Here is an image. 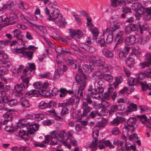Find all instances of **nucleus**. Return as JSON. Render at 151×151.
<instances>
[{
    "label": "nucleus",
    "mask_w": 151,
    "mask_h": 151,
    "mask_svg": "<svg viewBox=\"0 0 151 151\" xmlns=\"http://www.w3.org/2000/svg\"><path fill=\"white\" fill-rule=\"evenodd\" d=\"M59 137L62 139L60 140V142L63 144L65 146L67 147L69 149H70L71 147V145L68 142L67 139H64V138L66 136V133L64 131H62L60 133H59Z\"/></svg>",
    "instance_id": "1a4fd4ad"
},
{
    "label": "nucleus",
    "mask_w": 151,
    "mask_h": 151,
    "mask_svg": "<svg viewBox=\"0 0 151 151\" xmlns=\"http://www.w3.org/2000/svg\"><path fill=\"white\" fill-rule=\"evenodd\" d=\"M127 138L126 136L123 134L121 136L120 141L121 149L122 150H125V147L127 145Z\"/></svg>",
    "instance_id": "f3484780"
},
{
    "label": "nucleus",
    "mask_w": 151,
    "mask_h": 151,
    "mask_svg": "<svg viewBox=\"0 0 151 151\" xmlns=\"http://www.w3.org/2000/svg\"><path fill=\"white\" fill-rule=\"evenodd\" d=\"M23 121L22 120L21 123H19L18 126L20 124L22 125V127L26 126L27 130V134L33 135L39 129L40 126L38 124L35 123L34 119L27 120V123H23Z\"/></svg>",
    "instance_id": "20e7f679"
},
{
    "label": "nucleus",
    "mask_w": 151,
    "mask_h": 151,
    "mask_svg": "<svg viewBox=\"0 0 151 151\" xmlns=\"http://www.w3.org/2000/svg\"><path fill=\"white\" fill-rule=\"evenodd\" d=\"M111 132L113 134L115 135H118L121 132L119 129L117 127L114 128L112 130Z\"/></svg>",
    "instance_id": "69168bd1"
},
{
    "label": "nucleus",
    "mask_w": 151,
    "mask_h": 151,
    "mask_svg": "<svg viewBox=\"0 0 151 151\" xmlns=\"http://www.w3.org/2000/svg\"><path fill=\"white\" fill-rule=\"evenodd\" d=\"M14 2L12 1H11L10 3L8 4L3 5L5 9H7L9 11H13L12 7L14 5Z\"/></svg>",
    "instance_id": "58836bf2"
},
{
    "label": "nucleus",
    "mask_w": 151,
    "mask_h": 151,
    "mask_svg": "<svg viewBox=\"0 0 151 151\" xmlns=\"http://www.w3.org/2000/svg\"><path fill=\"white\" fill-rule=\"evenodd\" d=\"M145 77L147 78H151V69L148 68L146 69L144 72Z\"/></svg>",
    "instance_id": "0e129e2a"
},
{
    "label": "nucleus",
    "mask_w": 151,
    "mask_h": 151,
    "mask_svg": "<svg viewBox=\"0 0 151 151\" xmlns=\"http://www.w3.org/2000/svg\"><path fill=\"white\" fill-rule=\"evenodd\" d=\"M63 73V71L61 70L60 68H58V69L55 70L54 74V78L55 79H57L60 78V76Z\"/></svg>",
    "instance_id": "2f4dec72"
},
{
    "label": "nucleus",
    "mask_w": 151,
    "mask_h": 151,
    "mask_svg": "<svg viewBox=\"0 0 151 151\" xmlns=\"http://www.w3.org/2000/svg\"><path fill=\"white\" fill-rule=\"evenodd\" d=\"M106 80L109 82H111L113 80V77L110 74H105L104 78Z\"/></svg>",
    "instance_id": "4d7b16f0"
},
{
    "label": "nucleus",
    "mask_w": 151,
    "mask_h": 151,
    "mask_svg": "<svg viewBox=\"0 0 151 151\" xmlns=\"http://www.w3.org/2000/svg\"><path fill=\"white\" fill-rule=\"evenodd\" d=\"M27 48H16L14 49V50L16 52L21 53L23 55L25 50Z\"/></svg>",
    "instance_id": "09e8293b"
},
{
    "label": "nucleus",
    "mask_w": 151,
    "mask_h": 151,
    "mask_svg": "<svg viewBox=\"0 0 151 151\" xmlns=\"http://www.w3.org/2000/svg\"><path fill=\"white\" fill-rule=\"evenodd\" d=\"M45 117L44 115L43 114H37L35 116V119L37 121L42 120Z\"/></svg>",
    "instance_id": "49530a36"
},
{
    "label": "nucleus",
    "mask_w": 151,
    "mask_h": 151,
    "mask_svg": "<svg viewBox=\"0 0 151 151\" xmlns=\"http://www.w3.org/2000/svg\"><path fill=\"white\" fill-rule=\"evenodd\" d=\"M150 38L148 36H144L139 38L137 41L138 45H144L147 43L149 41Z\"/></svg>",
    "instance_id": "412c9836"
},
{
    "label": "nucleus",
    "mask_w": 151,
    "mask_h": 151,
    "mask_svg": "<svg viewBox=\"0 0 151 151\" xmlns=\"http://www.w3.org/2000/svg\"><path fill=\"white\" fill-rule=\"evenodd\" d=\"M25 132L24 130H21L18 132L19 136L25 141H27L29 140L30 134H27V130Z\"/></svg>",
    "instance_id": "a211bd4d"
},
{
    "label": "nucleus",
    "mask_w": 151,
    "mask_h": 151,
    "mask_svg": "<svg viewBox=\"0 0 151 151\" xmlns=\"http://www.w3.org/2000/svg\"><path fill=\"white\" fill-rule=\"evenodd\" d=\"M82 108L83 110L82 114H81L82 117L86 116L92 110V108L88 106V104L84 101L83 102Z\"/></svg>",
    "instance_id": "9d476101"
},
{
    "label": "nucleus",
    "mask_w": 151,
    "mask_h": 151,
    "mask_svg": "<svg viewBox=\"0 0 151 151\" xmlns=\"http://www.w3.org/2000/svg\"><path fill=\"white\" fill-rule=\"evenodd\" d=\"M29 77H24L22 76L21 77V79L22 80L23 83L25 85L26 88H27L28 86L29 83Z\"/></svg>",
    "instance_id": "e433bc0d"
},
{
    "label": "nucleus",
    "mask_w": 151,
    "mask_h": 151,
    "mask_svg": "<svg viewBox=\"0 0 151 151\" xmlns=\"http://www.w3.org/2000/svg\"><path fill=\"white\" fill-rule=\"evenodd\" d=\"M19 102L25 108L29 107L30 105L28 100L24 97L20 99Z\"/></svg>",
    "instance_id": "b1692460"
},
{
    "label": "nucleus",
    "mask_w": 151,
    "mask_h": 151,
    "mask_svg": "<svg viewBox=\"0 0 151 151\" xmlns=\"http://www.w3.org/2000/svg\"><path fill=\"white\" fill-rule=\"evenodd\" d=\"M79 101V99L77 98H70L66 102L63 103L62 104H60V106L63 105V106H67L68 105H74L75 103H77Z\"/></svg>",
    "instance_id": "dca6fc26"
},
{
    "label": "nucleus",
    "mask_w": 151,
    "mask_h": 151,
    "mask_svg": "<svg viewBox=\"0 0 151 151\" xmlns=\"http://www.w3.org/2000/svg\"><path fill=\"white\" fill-rule=\"evenodd\" d=\"M128 109L127 110L128 112H131L133 110L136 111L137 110V105L133 103L130 104L128 107Z\"/></svg>",
    "instance_id": "ea45409f"
},
{
    "label": "nucleus",
    "mask_w": 151,
    "mask_h": 151,
    "mask_svg": "<svg viewBox=\"0 0 151 151\" xmlns=\"http://www.w3.org/2000/svg\"><path fill=\"white\" fill-rule=\"evenodd\" d=\"M48 6L51 12V10H55V9H58L57 8L58 4L55 1L50 2L48 4Z\"/></svg>",
    "instance_id": "c85d7f7f"
},
{
    "label": "nucleus",
    "mask_w": 151,
    "mask_h": 151,
    "mask_svg": "<svg viewBox=\"0 0 151 151\" xmlns=\"http://www.w3.org/2000/svg\"><path fill=\"white\" fill-rule=\"evenodd\" d=\"M42 84L40 82H36L33 84V86L35 88L41 89L42 88Z\"/></svg>",
    "instance_id": "774afa93"
},
{
    "label": "nucleus",
    "mask_w": 151,
    "mask_h": 151,
    "mask_svg": "<svg viewBox=\"0 0 151 151\" xmlns=\"http://www.w3.org/2000/svg\"><path fill=\"white\" fill-rule=\"evenodd\" d=\"M91 30L93 36V38L96 39L99 34V31L96 28H91Z\"/></svg>",
    "instance_id": "4c0bfd02"
},
{
    "label": "nucleus",
    "mask_w": 151,
    "mask_h": 151,
    "mask_svg": "<svg viewBox=\"0 0 151 151\" xmlns=\"http://www.w3.org/2000/svg\"><path fill=\"white\" fill-rule=\"evenodd\" d=\"M91 42L90 40H87L85 43H80L79 45V46L81 48L85 50L86 47L87 45H90L91 44Z\"/></svg>",
    "instance_id": "79ce46f5"
},
{
    "label": "nucleus",
    "mask_w": 151,
    "mask_h": 151,
    "mask_svg": "<svg viewBox=\"0 0 151 151\" xmlns=\"http://www.w3.org/2000/svg\"><path fill=\"white\" fill-rule=\"evenodd\" d=\"M62 104L63 103L59 104L58 107V109L61 110L60 112V113L61 116H63L68 113V109L67 108V106H60V104Z\"/></svg>",
    "instance_id": "aec40b11"
},
{
    "label": "nucleus",
    "mask_w": 151,
    "mask_h": 151,
    "mask_svg": "<svg viewBox=\"0 0 151 151\" xmlns=\"http://www.w3.org/2000/svg\"><path fill=\"white\" fill-rule=\"evenodd\" d=\"M12 33L14 37L21 41L22 40V38L23 36L22 34L21 31L19 29H14L12 31Z\"/></svg>",
    "instance_id": "4be33fe9"
},
{
    "label": "nucleus",
    "mask_w": 151,
    "mask_h": 151,
    "mask_svg": "<svg viewBox=\"0 0 151 151\" xmlns=\"http://www.w3.org/2000/svg\"><path fill=\"white\" fill-rule=\"evenodd\" d=\"M137 117L139 118V120L143 124H145L147 123V118L145 115H142L141 116H138Z\"/></svg>",
    "instance_id": "c03bdc74"
},
{
    "label": "nucleus",
    "mask_w": 151,
    "mask_h": 151,
    "mask_svg": "<svg viewBox=\"0 0 151 151\" xmlns=\"http://www.w3.org/2000/svg\"><path fill=\"white\" fill-rule=\"evenodd\" d=\"M109 34L107 36L106 39V43H110L112 42L113 40V37L111 33Z\"/></svg>",
    "instance_id": "13d9d810"
},
{
    "label": "nucleus",
    "mask_w": 151,
    "mask_h": 151,
    "mask_svg": "<svg viewBox=\"0 0 151 151\" xmlns=\"http://www.w3.org/2000/svg\"><path fill=\"white\" fill-rule=\"evenodd\" d=\"M105 86L104 82L101 80L96 81L93 83V87L92 85H90L88 88V93L87 95L86 98L85 99L86 101L88 104H91L92 101L91 98L97 99L100 97V93L104 91Z\"/></svg>",
    "instance_id": "f257e3e1"
},
{
    "label": "nucleus",
    "mask_w": 151,
    "mask_h": 151,
    "mask_svg": "<svg viewBox=\"0 0 151 151\" xmlns=\"http://www.w3.org/2000/svg\"><path fill=\"white\" fill-rule=\"evenodd\" d=\"M141 85L143 90H146L147 89H151V83L149 85L146 83H141Z\"/></svg>",
    "instance_id": "a18cd8bd"
},
{
    "label": "nucleus",
    "mask_w": 151,
    "mask_h": 151,
    "mask_svg": "<svg viewBox=\"0 0 151 151\" xmlns=\"http://www.w3.org/2000/svg\"><path fill=\"white\" fill-rule=\"evenodd\" d=\"M151 65L150 63H149L147 61H145L142 63L140 64V66L141 68H145L149 67Z\"/></svg>",
    "instance_id": "6e6d98bb"
},
{
    "label": "nucleus",
    "mask_w": 151,
    "mask_h": 151,
    "mask_svg": "<svg viewBox=\"0 0 151 151\" xmlns=\"http://www.w3.org/2000/svg\"><path fill=\"white\" fill-rule=\"evenodd\" d=\"M38 90H33L29 91L28 92L26 93H25V95L31 97L33 96L37 97L38 96Z\"/></svg>",
    "instance_id": "cd10ccee"
},
{
    "label": "nucleus",
    "mask_w": 151,
    "mask_h": 151,
    "mask_svg": "<svg viewBox=\"0 0 151 151\" xmlns=\"http://www.w3.org/2000/svg\"><path fill=\"white\" fill-rule=\"evenodd\" d=\"M83 32L79 29L73 30L70 32V36H67L66 37L69 40H71L73 38H75V37L80 38L83 35Z\"/></svg>",
    "instance_id": "0eeeda50"
},
{
    "label": "nucleus",
    "mask_w": 151,
    "mask_h": 151,
    "mask_svg": "<svg viewBox=\"0 0 151 151\" xmlns=\"http://www.w3.org/2000/svg\"><path fill=\"white\" fill-rule=\"evenodd\" d=\"M105 59L103 57H100L96 61L97 69L99 70H101L104 73L109 71L111 66L110 65L105 64Z\"/></svg>",
    "instance_id": "39448f33"
},
{
    "label": "nucleus",
    "mask_w": 151,
    "mask_h": 151,
    "mask_svg": "<svg viewBox=\"0 0 151 151\" xmlns=\"http://www.w3.org/2000/svg\"><path fill=\"white\" fill-rule=\"evenodd\" d=\"M20 17L22 20L25 22H29L30 24H32V23L30 22L28 17L27 16H25L22 14L20 15Z\"/></svg>",
    "instance_id": "5fc2aeb1"
},
{
    "label": "nucleus",
    "mask_w": 151,
    "mask_h": 151,
    "mask_svg": "<svg viewBox=\"0 0 151 151\" xmlns=\"http://www.w3.org/2000/svg\"><path fill=\"white\" fill-rule=\"evenodd\" d=\"M122 119V117L120 116H117L116 118L111 122V124L113 125L117 126L120 123Z\"/></svg>",
    "instance_id": "c756f323"
},
{
    "label": "nucleus",
    "mask_w": 151,
    "mask_h": 151,
    "mask_svg": "<svg viewBox=\"0 0 151 151\" xmlns=\"http://www.w3.org/2000/svg\"><path fill=\"white\" fill-rule=\"evenodd\" d=\"M126 63L128 66L132 67L134 64V60L131 57H128L127 58Z\"/></svg>",
    "instance_id": "7c9ffc66"
},
{
    "label": "nucleus",
    "mask_w": 151,
    "mask_h": 151,
    "mask_svg": "<svg viewBox=\"0 0 151 151\" xmlns=\"http://www.w3.org/2000/svg\"><path fill=\"white\" fill-rule=\"evenodd\" d=\"M127 82L129 85H134L138 83V80L131 77L128 78Z\"/></svg>",
    "instance_id": "72a5a7b5"
},
{
    "label": "nucleus",
    "mask_w": 151,
    "mask_h": 151,
    "mask_svg": "<svg viewBox=\"0 0 151 151\" xmlns=\"http://www.w3.org/2000/svg\"><path fill=\"white\" fill-rule=\"evenodd\" d=\"M98 145L100 149H102L105 147L104 140L102 139L100 140L98 144Z\"/></svg>",
    "instance_id": "680f3d73"
},
{
    "label": "nucleus",
    "mask_w": 151,
    "mask_h": 151,
    "mask_svg": "<svg viewBox=\"0 0 151 151\" xmlns=\"http://www.w3.org/2000/svg\"><path fill=\"white\" fill-rule=\"evenodd\" d=\"M49 21H52L57 24L60 27H64L67 24L65 19L60 14L59 9H55V10H51L50 16L47 18Z\"/></svg>",
    "instance_id": "7ed1b4c3"
},
{
    "label": "nucleus",
    "mask_w": 151,
    "mask_h": 151,
    "mask_svg": "<svg viewBox=\"0 0 151 151\" xmlns=\"http://www.w3.org/2000/svg\"><path fill=\"white\" fill-rule=\"evenodd\" d=\"M102 52L103 54L108 58H111L113 57V53L111 51L107 49H103Z\"/></svg>",
    "instance_id": "393cba45"
},
{
    "label": "nucleus",
    "mask_w": 151,
    "mask_h": 151,
    "mask_svg": "<svg viewBox=\"0 0 151 151\" xmlns=\"http://www.w3.org/2000/svg\"><path fill=\"white\" fill-rule=\"evenodd\" d=\"M139 26L140 29V33L141 34L143 33V31L146 30L148 27V25L146 23H140L139 24Z\"/></svg>",
    "instance_id": "f704fd0d"
},
{
    "label": "nucleus",
    "mask_w": 151,
    "mask_h": 151,
    "mask_svg": "<svg viewBox=\"0 0 151 151\" xmlns=\"http://www.w3.org/2000/svg\"><path fill=\"white\" fill-rule=\"evenodd\" d=\"M34 52L32 50H25L23 55L24 56L26 57L28 60H31L33 57V55Z\"/></svg>",
    "instance_id": "bb28decb"
},
{
    "label": "nucleus",
    "mask_w": 151,
    "mask_h": 151,
    "mask_svg": "<svg viewBox=\"0 0 151 151\" xmlns=\"http://www.w3.org/2000/svg\"><path fill=\"white\" fill-rule=\"evenodd\" d=\"M99 130L97 129H94L93 132L92 136L93 138V140L97 139V137L99 136Z\"/></svg>",
    "instance_id": "bf43d9fd"
},
{
    "label": "nucleus",
    "mask_w": 151,
    "mask_h": 151,
    "mask_svg": "<svg viewBox=\"0 0 151 151\" xmlns=\"http://www.w3.org/2000/svg\"><path fill=\"white\" fill-rule=\"evenodd\" d=\"M97 140H98L96 139H95V140H93V141L89 145V147L90 148H93L94 150H95L97 146Z\"/></svg>",
    "instance_id": "8fccbe9b"
},
{
    "label": "nucleus",
    "mask_w": 151,
    "mask_h": 151,
    "mask_svg": "<svg viewBox=\"0 0 151 151\" xmlns=\"http://www.w3.org/2000/svg\"><path fill=\"white\" fill-rule=\"evenodd\" d=\"M136 38L134 35H129L125 37L124 40L125 44L127 45H133L135 42Z\"/></svg>",
    "instance_id": "4468645a"
},
{
    "label": "nucleus",
    "mask_w": 151,
    "mask_h": 151,
    "mask_svg": "<svg viewBox=\"0 0 151 151\" xmlns=\"http://www.w3.org/2000/svg\"><path fill=\"white\" fill-rule=\"evenodd\" d=\"M25 88V86L23 83L17 84L14 87L15 90L19 96L23 95Z\"/></svg>",
    "instance_id": "ddd939ff"
},
{
    "label": "nucleus",
    "mask_w": 151,
    "mask_h": 151,
    "mask_svg": "<svg viewBox=\"0 0 151 151\" xmlns=\"http://www.w3.org/2000/svg\"><path fill=\"white\" fill-rule=\"evenodd\" d=\"M60 90V96L61 97H65L67 93V90L65 88H61Z\"/></svg>",
    "instance_id": "de8ad7c7"
},
{
    "label": "nucleus",
    "mask_w": 151,
    "mask_h": 151,
    "mask_svg": "<svg viewBox=\"0 0 151 151\" xmlns=\"http://www.w3.org/2000/svg\"><path fill=\"white\" fill-rule=\"evenodd\" d=\"M104 142L105 145H106L107 146L109 147L110 149H113L114 148V146L110 142L109 140H104Z\"/></svg>",
    "instance_id": "338daca9"
},
{
    "label": "nucleus",
    "mask_w": 151,
    "mask_h": 151,
    "mask_svg": "<svg viewBox=\"0 0 151 151\" xmlns=\"http://www.w3.org/2000/svg\"><path fill=\"white\" fill-rule=\"evenodd\" d=\"M17 16L16 14L14 13H12L10 14L9 15V18L6 17L4 18L5 21L6 22V23L5 24H4V26L5 27L7 25L10 24H12L14 23V21H12L13 20L17 18Z\"/></svg>",
    "instance_id": "9b49d317"
},
{
    "label": "nucleus",
    "mask_w": 151,
    "mask_h": 151,
    "mask_svg": "<svg viewBox=\"0 0 151 151\" xmlns=\"http://www.w3.org/2000/svg\"><path fill=\"white\" fill-rule=\"evenodd\" d=\"M29 67L30 68H27L24 70L23 73L24 76L29 74L31 72V70H34L36 68L35 65L34 63L31 64Z\"/></svg>",
    "instance_id": "5701e85b"
},
{
    "label": "nucleus",
    "mask_w": 151,
    "mask_h": 151,
    "mask_svg": "<svg viewBox=\"0 0 151 151\" xmlns=\"http://www.w3.org/2000/svg\"><path fill=\"white\" fill-rule=\"evenodd\" d=\"M9 72L8 69L4 68L0 70V77H3L4 76L7 74Z\"/></svg>",
    "instance_id": "603ef678"
},
{
    "label": "nucleus",
    "mask_w": 151,
    "mask_h": 151,
    "mask_svg": "<svg viewBox=\"0 0 151 151\" xmlns=\"http://www.w3.org/2000/svg\"><path fill=\"white\" fill-rule=\"evenodd\" d=\"M85 50L88 53H91L96 51L95 48L90 45H87L85 49Z\"/></svg>",
    "instance_id": "c9c22d12"
},
{
    "label": "nucleus",
    "mask_w": 151,
    "mask_h": 151,
    "mask_svg": "<svg viewBox=\"0 0 151 151\" xmlns=\"http://www.w3.org/2000/svg\"><path fill=\"white\" fill-rule=\"evenodd\" d=\"M4 129L6 132L9 133H12L16 131V129L12 125H6L4 127Z\"/></svg>",
    "instance_id": "473e14b6"
},
{
    "label": "nucleus",
    "mask_w": 151,
    "mask_h": 151,
    "mask_svg": "<svg viewBox=\"0 0 151 151\" xmlns=\"http://www.w3.org/2000/svg\"><path fill=\"white\" fill-rule=\"evenodd\" d=\"M39 108L40 109H44L47 108V103L44 101H42L39 104Z\"/></svg>",
    "instance_id": "37998d69"
},
{
    "label": "nucleus",
    "mask_w": 151,
    "mask_h": 151,
    "mask_svg": "<svg viewBox=\"0 0 151 151\" xmlns=\"http://www.w3.org/2000/svg\"><path fill=\"white\" fill-rule=\"evenodd\" d=\"M75 80L78 84H80L79 87L78 84H74L72 87V90H67V93L70 94L74 93L75 96L82 97L85 95L84 89L86 86L87 78L85 77L82 78L79 75H76Z\"/></svg>",
    "instance_id": "f03ea898"
},
{
    "label": "nucleus",
    "mask_w": 151,
    "mask_h": 151,
    "mask_svg": "<svg viewBox=\"0 0 151 151\" xmlns=\"http://www.w3.org/2000/svg\"><path fill=\"white\" fill-rule=\"evenodd\" d=\"M109 103L106 101H102L101 103V106L104 108H106L109 106Z\"/></svg>",
    "instance_id": "052dcab7"
},
{
    "label": "nucleus",
    "mask_w": 151,
    "mask_h": 151,
    "mask_svg": "<svg viewBox=\"0 0 151 151\" xmlns=\"http://www.w3.org/2000/svg\"><path fill=\"white\" fill-rule=\"evenodd\" d=\"M7 104L10 106L13 107L16 105L18 104V102L17 100L12 99H9L8 98H6Z\"/></svg>",
    "instance_id": "a878e982"
},
{
    "label": "nucleus",
    "mask_w": 151,
    "mask_h": 151,
    "mask_svg": "<svg viewBox=\"0 0 151 151\" xmlns=\"http://www.w3.org/2000/svg\"><path fill=\"white\" fill-rule=\"evenodd\" d=\"M51 141L50 144L52 145H57L59 142H60V140L59 139H57L55 138H52L50 140V141Z\"/></svg>",
    "instance_id": "e2e57ef3"
},
{
    "label": "nucleus",
    "mask_w": 151,
    "mask_h": 151,
    "mask_svg": "<svg viewBox=\"0 0 151 151\" xmlns=\"http://www.w3.org/2000/svg\"><path fill=\"white\" fill-rule=\"evenodd\" d=\"M124 105L123 104H120L119 106L116 105H113L110 107L109 114H112L118 110L123 111L125 109Z\"/></svg>",
    "instance_id": "f8f14e48"
},
{
    "label": "nucleus",
    "mask_w": 151,
    "mask_h": 151,
    "mask_svg": "<svg viewBox=\"0 0 151 151\" xmlns=\"http://www.w3.org/2000/svg\"><path fill=\"white\" fill-rule=\"evenodd\" d=\"M104 73L101 70L94 72L92 74V76L94 78L101 80L103 79L104 77Z\"/></svg>",
    "instance_id": "2eb2a0df"
},
{
    "label": "nucleus",
    "mask_w": 151,
    "mask_h": 151,
    "mask_svg": "<svg viewBox=\"0 0 151 151\" xmlns=\"http://www.w3.org/2000/svg\"><path fill=\"white\" fill-rule=\"evenodd\" d=\"M106 126V123L102 121H99L97 122L96 124V127L100 129L104 128Z\"/></svg>",
    "instance_id": "a19ab883"
},
{
    "label": "nucleus",
    "mask_w": 151,
    "mask_h": 151,
    "mask_svg": "<svg viewBox=\"0 0 151 151\" xmlns=\"http://www.w3.org/2000/svg\"><path fill=\"white\" fill-rule=\"evenodd\" d=\"M51 135H47L45 136V140L43 141L42 142L44 143H47L49 142L50 140L51 139L55 138L57 139H58V137H59V133L56 131H53L50 133Z\"/></svg>",
    "instance_id": "6e6552de"
},
{
    "label": "nucleus",
    "mask_w": 151,
    "mask_h": 151,
    "mask_svg": "<svg viewBox=\"0 0 151 151\" xmlns=\"http://www.w3.org/2000/svg\"><path fill=\"white\" fill-rule=\"evenodd\" d=\"M140 8V4L138 3L133 4L132 6V9L137 12L139 11Z\"/></svg>",
    "instance_id": "864d4df0"
},
{
    "label": "nucleus",
    "mask_w": 151,
    "mask_h": 151,
    "mask_svg": "<svg viewBox=\"0 0 151 151\" xmlns=\"http://www.w3.org/2000/svg\"><path fill=\"white\" fill-rule=\"evenodd\" d=\"M128 91L127 88L126 87H124L119 92V93L120 95H123L124 96H126V94L127 93Z\"/></svg>",
    "instance_id": "3c124183"
},
{
    "label": "nucleus",
    "mask_w": 151,
    "mask_h": 151,
    "mask_svg": "<svg viewBox=\"0 0 151 151\" xmlns=\"http://www.w3.org/2000/svg\"><path fill=\"white\" fill-rule=\"evenodd\" d=\"M136 119L134 117H131L129 118L127 121V124L125 125L124 128L128 132H133L135 129L134 127Z\"/></svg>",
    "instance_id": "423d86ee"
},
{
    "label": "nucleus",
    "mask_w": 151,
    "mask_h": 151,
    "mask_svg": "<svg viewBox=\"0 0 151 151\" xmlns=\"http://www.w3.org/2000/svg\"><path fill=\"white\" fill-rule=\"evenodd\" d=\"M118 29L115 25L111 27V23L110 21L107 22V28L106 29V31L108 34L109 33H112L114 31Z\"/></svg>",
    "instance_id": "6ab92c4d"
}]
</instances>
